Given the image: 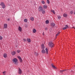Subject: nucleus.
I'll list each match as a JSON object with an SVG mask.
<instances>
[{
	"label": "nucleus",
	"instance_id": "1",
	"mask_svg": "<svg viewBox=\"0 0 75 75\" xmlns=\"http://www.w3.org/2000/svg\"><path fill=\"white\" fill-rule=\"evenodd\" d=\"M12 62L13 64H15V65H17L18 63L17 62L18 60L16 58H14L12 60Z\"/></svg>",
	"mask_w": 75,
	"mask_h": 75
},
{
	"label": "nucleus",
	"instance_id": "2",
	"mask_svg": "<svg viewBox=\"0 0 75 75\" xmlns=\"http://www.w3.org/2000/svg\"><path fill=\"white\" fill-rule=\"evenodd\" d=\"M49 45L50 47H54V44L51 42H49Z\"/></svg>",
	"mask_w": 75,
	"mask_h": 75
},
{
	"label": "nucleus",
	"instance_id": "3",
	"mask_svg": "<svg viewBox=\"0 0 75 75\" xmlns=\"http://www.w3.org/2000/svg\"><path fill=\"white\" fill-rule=\"evenodd\" d=\"M38 10L39 11H41L43 10L42 7V6H40L38 7Z\"/></svg>",
	"mask_w": 75,
	"mask_h": 75
},
{
	"label": "nucleus",
	"instance_id": "4",
	"mask_svg": "<svg viewBox=\"0 0 75 75\" xmlns=\"http://www.w3.org/2000/svg\"><path fill=\"white\" fill-rule=\"evenodd\" d=\"M18 30L20 31V32H21L22 31V28H21V27L19 26L18 28Z\"/></svg>",
	"mask_w": 75,
	"mask_h": 75
},
{
	"label": "nucleus",
	"instance_id": "5",
	"mask_svg": "<svg viewBox=\"0 0 75 75\" xmlns=\"http://www.w3.org/2000/svg\"><path fill=\"white\" fill-rule=\"evenodd\" d=\"M18 73L19 74H21V73H22V71H21V70L20 68H19Z\"/></svg>",
	"mask_w": 75,
	"mask_h": 75
},
{
	"label": "nucleus",
	"instance_id": "6",
	"mask_svg": "<svg viewBox=\"0 0 75 75\" xmlns=\"http://www.w3.org/2000/svg\"><path fill=\"white\" fill-rule=\"evenodd\" d=\"M4 28H7V24H4Z\"/></svg>",
	"mask_w": 75,
	"mask_h": 75
},
{
	"label": "nucleus",
	"instance_id": "7",
	"mask_svg": "<svg viewBox=\"0 0 75 75\" xmlns=\"http://www.w3.org/2000/svg\"><path fill=\"white\" fill-rule=\"evenodd\" d=\"M51 65L53 68H54V69H56V67L55 66V65H54V64H52Z\"/></svg>",
	"mask_w": 75,
	"mask_h": 75
},
{
	"label": "nucleus",
	"instance_id": "8",
	"mask_svg": "<svg viewBox=\"0 0 75 75\" xmlns=\"http://www.w3.org/2000/svg\"><path fill=\"white\" fill-rule=\"evenodd\" d=\"M43 8L45 9H46V8H47V6L46 5H43Z\"/></svg>",
	"mask_w": 75,
	"mask_h": 75
},
{
	"label": "nucleus",
	"instance_id": "9",
	"mask_svg": "<svg viewBox=\"0 0 75 75\" xmlns=\"http://www.w3.org/2000/svg\"><path fill=\"white\" fill-rule=\"evenodd\" d=\"M41 52L42 54H45V51L44 49H42L41 51Z\"/></svg>",
	"mask_w": 75,
	"mask_h": 75
},
{
	"label": "nucleus",
	"instance_id": "10",
	"mask_svg": "<svg viewBox=\"0 0 75 75\" xmlns=\"http://www.w3.org/2000/svg\"><path fill=\"white\" fill-rule=\"evenodd\" d=\"M45 48V46H44V44H42V50H44Z\"/></svg>",
	"mask_w": 75,
	"mask_h": 75
},
{
	"label": "nucleus",
	"instance_id": "11",
	"mask_svg": "<svg viewBox=\"0 0 75 75\" xmlns=\"http://www.w3.org/2000/svg\"><path fill=\"white\" fill-rule=\"evenodd\" d=\"M27 41L29 43L31 42V39L30 38H27Z\"/></svg>",
	"mask_w": 75,
	"mask_h": 75
},
{
	"label": "nucleus",
	"instance_id": "12",
	"mask_svg": "<svg viewBox=\"0 0 75 75\" xmlns=\"http://www.w3.org/2000/svg\"><path fill=\"white\" fill-rule=\"evenodd\" d=\"M67 28H68V25H66L65 27L63 28V30H66Z\"/></svg>",
	"mask_w": 75,
	"mask_h": 75
},
{
	"label": "nucleus",
	"instance_id": "13",
	"mask_svg": "<svg viewBox=\"0 0 75 75\" xmlns=\"http://www.w3.org/2000/svg\"><path fill=\"white\" fill-rule=\"evenodd\" d=\"M30 19L31 21H34V17H31L30 18Z\"/></svg>",
	"mask_w": 75,
	"mask_h": 75
},
{
	"label": "nucleus",
	"instance_id": "14",
	"mask_svg": "<svg viewBox=\"0 0 75 75\" xmlns=\"http://www.w3.org/2000/svg\"><path fill=\"white\" fill-rule=\"evenodd\" d=\"M67 14L66 13H64L63 14V16L64 17H66L67 16Z\"/></svg>",
	"mask_w": 75,
	"mask_h": 75
},
{
	"label": "nucleus",
	"instance_id": "15",
	"mask_svg": "<svg viewBox=\"0 0 75 75\" xmlns=\"http://www.w3.org/2000/svg\"><path fill=\"white\" fill-rule=\"evenodd\" d=\"M51 25L52 27H54L55 25V24L54 23H52L51 24Z\"/></svg>",
	"mask_w": 75,
	"mask_h": 75
},
{
	"label": "nucleus",
	"instance_id": "16",
	"mask_svg": "<svg viewBox=\"0 0 75 75\" xmlns=\"http://www.w3.org/2000/svg\"><path fill=\"white\" fill-rule=\"evenodd\" d=\"M41 12L42 14H45V10L44 9H42L41 11Z\"/></svg>",
	"mask_w": 75,
	"mask_h": 75
},
{
	"label": "nucleus",
	"instance_id": "17",
	"mask_svg": "<svg viewBox=\"0 0 75 75\" xmlns=\"http://www.w3.org/2000/svg\"><path fill=\"white\" fill-rule=\"evenodd\" d=\"M7 55L6 53H5L3 54V57L4 58H7Z\"/></svg>",
	"mask_w": 75,
	"mask_h": 75
},
{
	"label": "nucleus",
	"instance_id": "18",
	"mask_svg": "<svg viewBox=\"0 0 75 75\" xmlns=\"http://www.w3.org/2000/svg\"><path fill=\"white\" fill-rule=\"evenodd\" d=\"M33 33H35L37 32V30H35V29H34L33 30Z\"/></svg>",
	"mask_w": 75,
	"mask_h": 75
},
{
	"label": "nucleus",
	"instance_id": "19",
	"mask_svg": "<svg viewBox=\"0 0 75 75\" xmlns=\"http://www.w3.org/2000/svg\"><path fill=\"white\" fill-rule=\"evenodd\" d=\"M11 54L12 55H14L16 54V52L15 51L12 52Z\"/></svg>",
	"mask_w": 75,
	"mask_h": 75
},
{
	"label": "nucleus",
	"instance_id": "20",
	"mask_svg": "<svg viewBox=\"0 0 75 75\" xmlns=\"http://www.w3.org/2000/svg\"><path fill=\"white\" fill-rule=\"evenodd\" d=\"M45 50L46 51V53L47 54H48V50L47 48H46L45 49Z\"/></svg>",
	"mask_w": 75,
	"mask_h": 75
},
{
	"label": "nucleus",
	"instance_id": "21",
	"mask_svg": "<svg viewBox=\"0 0 75 75\" xmlns=\"http://www.w3.org/2000/svg\"><path fill=\"white\" fill-rule=\"evenodd\" d=\"M4 4V3L3 2H2L1 3L0 5L1 6H3Z\"/></svg>",
	"mask_w": 75,
	"mask_h": 75
},
{
	"label": "nucleus",
	"instance_id": "22",
	"mask_svg": "<svg viewBox=\"0 0 75 75\" xmlns=\"http://www.w3.org/2000/svg\"><path fill=\"white\" fill-rule=\"evenodd\" d=\"M46 23L47 24H49V21L48 20H47L46 21Z\"/></svg>",
	"mask_w": 75,
	"mask_h": 75
},
{
	"label": "nucleus",
	"instance_id": "23",
	"mask_svg": "<svg viewBox=\"0 0 75 75\" xmlns=\"http://www.w3.org/2000/svg\"><path fill=\"white\" fill-rule=\"evenodd\" d=\"M51 12H52V13H53L54 14H55V11H54V10H51Z\"/></svg>",
	"mask_w": 75,
	"mask_h": 75
},
{
	"label": "nucleus",
	"instance_id": "24",
	"mask_svg": "<svg viewBox=\"0 0 75 75\" xmlns=\"http://www.w3.org/2000/svg\"><path fill=\"white\" fill-rule=\"evenodd\" d=\"M41 3L43 4H45V2L44 1H41Z\"/></svg>",
	"mask_w": 75,
	"mask_h": 75
},
{
	"label": "nucleus",
	"instance_id": "25",
	"mask_svg": "<svg viewBox=\"0 0 75 75\" xmlns=\"http://www.w3.org/2000/svg\"><path fill=\"white\" fill-rule=\"evenodd\" d=\"M65 70H61L60 71V72H62L64 71H65Z\"/></svg>",
	"mask_w": 75,
	"mask_h": 75
},
{
	"label": "nucleus",
	"instance_id": "26",
	"mask_svg": "<svg viewBox=\"0 0 75 75\" xmlns=\"http://www.w3.org/2000/svg\"><path fill=\"white\" fill-rule=\"evenodd\" d=\"M5 7H6V5L4 4V5L2 6V8H5Z\"/></svg>",
	"mask_w": 75,
	"mask_h": 75
},
{
	"label": "nucleus",
	"instance_id": "27",
	"mask_svg": "<svg viewBox=\"0 0 75 75\" xmlns=\"http://www.w3.org/2000/svg\"><path fill=\"white\" fill-rule=\"evenodd\" d=\"M27 19H25L24 20V22H25V23H27Z\"/></svg>",
	"mask_w": 75,
	"mask_h": 75
},
{
	"label": "nucleus",
	"instance_id": "28",
	"mask_svg": "<svg viewBox=\"0 0 75 75\" xmlns=\"http://www.w3.org/2000/svg\"><path fill=\"white\" fill-rule=\"evenodd\" d=\"M34 54H35V55H36V56H38V53L37 52H35Z\"/></svg>",
	"mask_w": 75,
	"mask_h": 75
},
{
	"label": "nucleus",
	"instance_id": "29",
	"mask_svg": "<svg viewBox=\"0 0 75 75\" xmlns=\"http://www.w3.org/2000/svg\"><path fill=\"white\" fill-rule=\"evenodd\" d=\"M3 37L1 36L0 35V40H2Z\"/></svg>",
	"mask_w": 75,
	"mask_h": 75
},
{
	"label": "nucleus",
	"instance_id": "30",
	"mask_svg": "<svg viewBox=\"0 0 75 75\" xmlns=\"http://www.w3.org/2000/svg\"><path fill=\"white\" fill-rule=\"evenodd\" d=\"M19 59V61L21 62H23V60H22V59H21V58L20 59Z\"/></svg>",
	"mask_w": 75,
	"mask_h": 75
},
{
	"label": "nucleus",
	"instance_id": "31",
	"mask_svg": "<svg viewBox=\"0 0 75 75\" xmlns=\"http://www.w3.org/2000/svg\"><path fill=\"white\" fill-rule=\"evenodd\" d=\"M59 32H58L57 34H56V37H57V36H58V35H59Z\"/></svg>",
	"mask_w": 75,
	"mask_h": 75
},
{
	"label": "nucleus",
	"instance_id": "32",
	"mask_svg": "<svg viewBox=\"0 0 75 75\" xmlns=\"http://www.w3.org/2000/svg\"><path fill=\"white\" fill-rule=\"evenodd\" d=\"M26 39L25 38H24L23 39V40L24 41V42H25L26 41Z\"/></svg>",
	"mask_w": 75,
	"mask_h": 75
},
{
	"label": "nucleus",
	"instance_id": "33",
	"mask_svg": "<svg viewBox=\"0 0 75 75\" xmlns=\"http://www.w3.org/2000/svg\"><path fill=\"white\" fill-rule=\"evenodd\" d=\"M47 3L48 4H50V1L49 0H47Z\"/></svg>",
	"mask_w": 75,
	"mask_h": 75
},
{
	"label": "nucleus",
	"instance_id": "34",
	"mask_svg": "<svg viewBox=\"0 0 75 75\" xmlns=\"http://www.w3.org/2000/svg\"><path fill=\"white\" fill-rule=\"evenodd\" d=\"M57 17H58V19H59L61 18V17L60 16H57Z\"/></svg>",
	"mask_w": 75,
	"mask_h": 75
},
{
	"label": "nucleus",
	"instance_id": "35",
	"mask_svg": "<svg viewBox=\"0 0 75 75\" xmlns=\"http://www.w3.org/2000/svg\"><path fill=\"white\" fill-rule=\"evenodd\" d=\"M45 30L46 31H47V30H48V28H47V27H45Z\"/></svg>",
	"mask_w": 75,
	"mask_h": 75
},
{
	"label": "nucleus",
	"instance_id": "36",
	"mask_svg": "<svg viewBox=\"0 0 75 75\" xmlns=\"http://www.w3.org/2000/svg\"><path fill=\"white\" fill-rule=\"evenodd\" d=\"M17 52L18 53H19V52H20V50H18L17 51Z\"/></svg>",
	"mask_w": 75,
	"mask_h": 75
},
{
	"label": "nucleus",
	"instance_id": "37",
	"mask_svg": "<svg viewBox=\"0 0 75 75\" xmlns=\"http://www.w3.org/2000/svg\"><path fill=\"white\" fill-rule=\"evenodd\" d=\"M18 59H19L21 58L20 56H18Z\"/></svg>",
	"mask_w": 75,
	"mask_h": 75
},
{
	"label": "nucleus",
	"instance_id": "38",
	"mask_svg": "<svg viewBox=\"0 0 75 75\" xmlns=\"http://www.w3.org/2000/svg\"><path fill=\"white\" fill-rule=\"evenodd\" d=\"M73 13H74V12L73 11H71L70 12L71 14H73Z\"/></svg>",
	"mask_w": 75,
	"mask_h": 75
},
{
	"label": "nucleus",
	"instance_id": "39",
	"mask_svg": "<svg viewBox=\"0 0 75 75\" xmlns=\"http://www.w3.org/2000/svg\"><path fill=\"white\" fill-rule=\"evenodd\" d=\"M5 72H6V71H4L3 72V74H5Z\"/></svg>",
	"mask_w": 75,
	"mask_h": 75
},
{
	"label": "nucleus",
	"instance_id": "40",
	"mask_svg": "<svg viewBox=\"0 0 75 75\" xmlns=\"http://www.w3.org/2000/svg\"><path fill=\"white\" fill-rule=\"evenodd\" d=\"M7 21H10V19L9 18H8L7 19Z\"/></svg>",
	"mask_w": 75,
	"mask_h": 75
},
{
	"label": "nucleus",
	"instance_id": "41",
	"mask_svg": "<svg viewBox=\"0 0 75 75\" xmlns=\"http://www.w3.org/2000/svg\"><path fill=\"white\" fill-rule=\"evenodd\" d=\"M42 34L43 35H44V32H43Z\"/></svg>",
	"mask_w": 75,
	"mask_h": 75
},
{
	"label": "nucleus",
	"instance_id": "42",
	"mask_svg": "<svg viewBox=\"0 0 75 75\" xmlns=\"http://www.w3.org/2000/svg\"><path fill=\"white\" fill-rule=\"evenodd\" d=\"M74 28L75 30V28L74 27H73L72 28Z\"/></svg>",
	"mask_w": 75,
	"mask_h": 75
},
{
	"label": "nucleus",
	"instance_id": "43",
	"mask_svg": "<svg viewBox=\"0 0 75 75\" xmlns=\"http://www.w3.org/2000/svg\"><path fill=\"white\" fill-rule=\"evenodd\" d=\"M4 75H5V74H4Z\"/></svg>",
	"mask_w": 75,
	"mask_h": 75
}]
</instances>
